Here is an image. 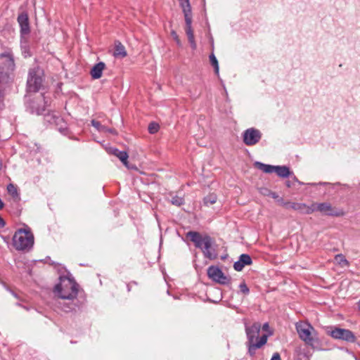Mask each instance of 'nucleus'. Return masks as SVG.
I'll return each instance as SVG.
<instances>
[{"mask_svg": "<svg viewBox=\"0 0 360 360\" xmlns=\"http://www.w3.org/2000/svg\"><path fill=\"white\" fill-rule=\"evenodd\" d=\"M210 63L214 68V72L217 75H219V64L218 60L214 54L210 56Z\"/></svg>", "mask_w": 360, "mask_h": 360, "instance_id": "27", "label": "nucleus"}, {"mask_svg": "<svg viewBox=\"0 0 360 360\" xmlns=\"http://www.w3.org/2000/svg\"><path fill=\"white\" fill-rule=\"evenodd\" d=\"M319 184H323V185H326V184H328V183H326V182H323V183H319Z\"/></svg>", "mask_w": 360, "mask_h": 360, "instance_id": "40", "label": "nucleus"}, {"mask_svg": "<svg viewBox=\"0 0 360 360\" xmlns=\"http://www.w3.org/2000/svg\"><path fill=\"white\" fill-rule=\"evenodd\" d=\"M179 4L182 8L183 13L191 11L189 0L182 1L179 2Z\"/></svg>", "mask_w": 360, "mask_h": 360, "instance_id": "28", "label": "nucleus"}, {"mask_svg": "<svg viewBox=\"0 0 360 360\" xmlns=\"http://www.w3.org/2000/svg\"><path fill=\"white\" fill-rule=\"evenodd\" d=\"M217 198L215 194H210L204 198V203L206 205H210L217 202Z\"/></svg>", "mask_w": 360, "mask_h": 360, "instance_id": "25", "label": "nucleus"}, {"mask_svg": "<svg viewBox=\"0 0 360 360\" xmlns=\"http://www.w3.org/2000/svg\"><path fill=\"white\" fill-rule=\"evenodd\" d=\"M300 338L307 345L314 347L318 341L317 333L314 328L307 322H298L295 325Z\"/></svg>", "mask_w": 360, "mask_h": 360, "instance_id": "5", "label": "nucleus"}, {"mask_svg": "<svg viewBox=\"0 0 360 360\" xmlns=\"http://www.w3.org/2000/svg\"><path fill=\"white\" fill-rule=\"evenodd\" d=\"M7 191L8 194L11 195L15 200H18L20 199L18 189L15 185L13 184H9L7 186Z\"/></svg>", "mask_w": 360, "mask_h": 360, "instance_id": "23", "label": "nucleus"}, {"mask_svg": "<svg viewBox=\"0 0 360 360\" xmlns=\"http://www.w3.org/2000/svg\"><path fill=\"white\" fill-rule=\"evenodd\" d=\"M53 292L55 296L64 301L62 307L63 311H70L75 309L78 285L73 278L60 276L59 283L54 287Z\"/></svg>", "mask_w": 360, "mask_h": 360, "instance_id": "1", "label": "nucleus"}, {"mask_svg": "<svg viewBox=\"0 0 360 360\" xmlns=\"http://www.w3.org/2000/svg\"><path fill=\"white\" fill-rule=\"evenodd\" d=\"M105 67V65L103 62L96 63L91 70V75L93 79H99L102 76V72Z\"/></svg>", "mask_w": 360, "mask_h": 360, "instance_id": "17", "label": "nucleus"}, {"mask_svg": "<svg viewBox=\"0 0 360 360\" xmlns=\"http://www.w3.org/2000/svg\"><path fill=\"white\" fill-rule=\"evenodd\" d=\"M109 153L117 157L120 161L126 166L128 167V154L125 151H120L115 148H109Z\"/></svg>", "mask_w": 360, "mask_h": 360, "instance_id": "16", "label": "nucleus"}, {"mask_svg": "<svg viewBox=\"0 0 360 360\" xmlns=\"http://www.w3.org/2000/svg\"><path fill=\"white\" fill-rule=\"evenodd\" d=\"M47 101L44 97L40 96L37 100L31 101L27 103V108L30 109L31 113L41 115L45 111Z\"/></svg>", "mask_w": 360, "mask_h": 360, "instance_id": "11", "label": "nucleus"}, {"mask_svg": "<svg viewBox=\"0 0 360 360\" xmlns=\"http://www.w3.org/2000/svg\"><path fill=\"white\" fill-rule=\"evenodd\" d=\"M255 166L257 169L263 171L264 173H266V174L273 173L274 171V168H275V166H274V165H266V164L262 163L260 162H255Z\"/></svg>", "mask_w": 360, "mask_h": 360, "instance_id": "21", "label": "nucleus"}, {"mask_svg": "<svg viewBox=\"0 0 360 360\" xmlns=\"http://www.w3.org/2000/svg\"><path fill=\"white\" fill-rule=\"evenodd\" d=\"M252 264V259L248 254H242L239 257V259L233 264V268L237 271L243 270L245 266L250 265Z\"/></svg>", "mask_w": 360, "mask_h": 360, "instance_id": "15", "label": "nucleus"}, {"mask_svg": "<svg viewBox=\"0 0 360 360\" xmlns=\"http://www.w3.org/2000/svg\"><path fill=\"white\" fill-rule=\"evenodd\" d=\"M176 42L177 43V44L181 45V41H180L179 38L176 39Z\"/></svg>", "mask_w": 360, "mask_h": 360, "instance_id": "39", "label": "nucleus"}, {"mask_svg": "<svg viewBox=\"0 0 360 360\" xmlns=\"http://www.w3.org/2000/svg\"><path fill=\"white\" fill-rule=\"evenodd\" d=\"M113 56L115 58H123L127 56L125 48L120 41H115V51Z\"/></svg>", "mask_w": 360, "mask_h": 360, "instance_id": "18", "label": "nucleus"}, {"mask_svg": "<svg viewBox=\"0 0 360 360\" xmlns=\"http://www.w3.org/2000/svg\"><path fill=\"white\" fill-rule=\"evenodd\" d=\"M187 237L194 243L197 248L202 250L205 257L210 259H214L217 257V253L213 248L214 240L207 234L202 235L196 231H189L187 233Z\"/></svg>", "mask_w": 360, "mask_h": 360, "instance_id": "3", "label": "nucleus"}, {"mask_svg": "<svg viewBox=\"0 0 360 360\" xmlns=\"http://www.w3.org/2000/svg\"><path fill=\"white\" fill-rule=\"evenodd\" d=\"M271 360H281L280 354L278 353H274L271 359Z\"/></svg>", "mask_w": 360, "mask_h": 360, "instance_id": "34", "label": "nucleus"}, {"mask_svg": "<svg viewBox=\"0 0 360 360\" xmlns=\"http://www.w3.org/2000/svg\"><path fill=\"white\" fill-rule=\"evenodd\" d=\"M338 264L341 266H348L349 265V262L345 259V256L342 254L337 255L335 257Z\"/></svg>", "mask_w": 360, "mask_h": 360, "instance_id": "24", "label": "nucleus"}, {"mask_svg": "<svg viewBox=\"0 0 360 360\" xmlns=\"http://www.w3.org/2000/svg\"><path fill=\"white\" fill-rule=\"evenodd\" d=\"M359 307L360 309V300H359Z\"/></svg>", "mask_w": 360, "mask_h": 360, "instance_id": "42", "label": "nucleus"}, {"mask_svg": "<svg viewBox=\"0 0 360 360\" xmlns=\"http://www.w3.org/2000/svg\"><path fill=\"white\" fill-rule=\"evenodd\" d=\"M13 294L14 297H18L16 294H15V293H13Z\"/></svg>", "mask_w": 360, "mask_h": 360, "instance_id": "41", "label": "nucleus"}, {"mask_svg": "<svg viewBox=\"0 0 360 360\" xmlns=\"http://www.w3.org/2000/svg\"><path fill=\"white\" fill-rule=\"evenodd\" d=\"M18 22L20 27L21 41H26V37L30 32L27 14L25 13L20 14L18 17Z\"/></svg>", "mask_w": 360, "mask_h": 360, "instance_id": "12", "label": "nucleus"}, {"mask_svg": "<svg viewBox=\"0 0 360 360\" xmlns=\"http://www.w3.org/2000/svg\"><path fill=\"white\" fill-rule=\"evenodd\" d=\"M106 132H109V133H111V134H116V131L114 129H110V128H108L107 129V131Z\"/></svg>", "mask_w": 360, "mask_h": 360, "instance_id": "37", "label": "nucleus"}, {"mask_svg": "<svg viewBox=\"0 0 360 360\" xmlns=\"http://www.w3.org/2000/svg\"><path fill=\"white\" fill-rule=\"evenodd\" d=\"M328 334L335 339L342 340L349 342H354L356 340L354 334L349 330L334 328Z\"/></svg>", "mask_w": 360, "mask_h": 360, "instance_id": "8", "label": "nucleus"}, {"mask_svg": "<svg viewBox=\"0 0 360 360\" xmlns=\"http://www.w3.org/2000/svg\"><path fill=\"white\" fill-rule=\"evenodd\" d=\"M12 72L4 70V68H0V84H7L12 79Z\"/></svg>", "mask_w": 360, "mask_h": 360, "instance_id": "19", "label": "nucleus"}, {"mask_svg": "<svg viewBox=\"0 0 360 360\" xmlns=\"http://www.w3.org/2000/svg\"><path fill=\"white\" fill-rule=\"evenodd\" d=\"M261 329V324L258 322L254 323L252 326H245V332L248 338L247 346L248 353L250 356L255 355L256 350L264 345L268 338L273 334L269 332L268 334H263L259 338Z\"/></svg>", "mask_w": 360, "mask_h": 360, "instance_id": "2", "label": "nucleus"}, {"mask_svg": "<svg viewBox=\"0 0 360 360\" xmlns=\"http://www.w3.org/2000/svg\"><path fill=\"white\" fill-rule=\"evenodd\" d=\"M274 172L282 178H286L290 174L289 168L286 166H275Z\"/></svg>", "mask_w": 360, "mask_h": 360, "instance_id": "20", "label": "nucleus"}, {"mask_svg": "<svg viewBox=\"0 0 360 360\" xmlns=\"http://www.w3.org/2000/svg\"><path fill=\"white\" fill-rule=\"evenodd\" d=\"M207 276L212 281L220 284H226L229 282V278L222 271L215 266H211L207 269Z\"/></svg>", "mask_w": 360, "mask_h": 360, "instance_id": "10", "label": "nucleus"}, {"mask_svg": "<svg viewBox=\"0 0 360 360\" xmlns=\"http://www.w3.org/2000/svg\"><path fill=\"white\" fill-rule=\"evenodd\" d=\"M1 58H3L4 65L1 68H4V70L8 72H13L15 70V63L13 56L9 52H6L1 54Z\"/></svg>", "mask_w": 360, "mask_h": 360, "instance_id": "14", "label": "nucleus"}, {"mask_svg": "<svg viewBox=\"0 0 360 360\" xmlns=\"http://www.w3.org/2000/svg\"><path fill=\"white\" fill-rule=\"evenodd\" d=\"M239 288H240V292L245 295L248 294L250 292L248 287L247 286V285L245 283H240L239 285Z\"/></svg>", "mask_w": 360, "mask_h": 360, "instance_id": "32", "label": "nucleus"}, {"mask_svg": "<svg viewBox=\"0 0 360 360\" xmlns=\"http://www.w3.org/2000/svg\"><path fill=\"white\" fill-rule=\"evenodd\" d=\"M4 219L0 217V228L4 227Z\"/></svg>", "mask_w": 360, "mask_h": 360, "instance_id": "38", "label": "nucleus"}, {"mask_svg": "<svg viewBox=\"0 0 360 360\" xmlns=\"http://www.w3.org/2000/svg\"><path fill=\"white\" fill-rule=\"evenodd\" d=\"M171 202L172 205L180 206L184 203V199L179 196H174L171 199Z\"/></svg>", "mask_w": 360, "mask_h": 360, "instance_id": "30", "label": "nucleus"}, {"mask_svg": "<svg viewBox=\"0 0 360 360\" xmlns=\"http://www.w3.org/2000/svg\"><path fill=\"white\" fill-rule=\"evenodd\" d=\"M34 243V236L30 229H20L13 237V244L16 250L30 249Z\"/></svg>", "mask_w": 360, "mask_h": 360, "instance_id": "4", "label": "nucleus"}, {"mask_svg": "<svg viewBox=\"0 0 360 360\" xmlns=\"http://www.w3.org/2000/svg\"><path fill=\"white\" fill-rule=\"evenodd\" d=\"M159 125L157 123L152 122L148 126V131L150 134H155L159 130Z\"/></svg>", "mask_w": 360, "mask_h": 360, "instance_id": "31", "label": "nucleus"}, {"mask_svg": "<svg viewBox=\"0 0 360 360\" xmlns=\"http://www.w3.org/2000/svg\"><path fill=\"white\" fill-rule=\"evenodd\" d=\"M279 202L287 209H292L294 210L299 211L302 214H307V211L310 209V205H307L304 203L299 202H283L282 199L278 200Z\"/></svg>", "mask_w": 360, "mask_h": 360, "instance_id": "13", "label": "nucleus"}, {"mask_svg": "<svg viewBox=\"0 0 360 360\" xmlns=\"http://www.w3.org/2000/svg\"><path fill=\"white\" fill-rule=\"evenodd\" d=\"M184 18H185V27H192V12H184Z\"/></svg>", "mask_w": 360, "mask_h": 360, "instance_id": "29", "label": "nucleus"}, {"mask_svg": "<svg viewBox=\"0 0 360 360\" xmlns=\"http://www.w3.org/2000/svg\"><path fill=\"white\" fill-rule=\"evenodd\" d=\"M262 330H263L264 331L266 332V334H268L269 332H271V333H272V331H271V330H270V328H269V323H264V324H263V326H262Z\"/></svg>", "mask_w": 360, "mask_h": 360, "instance_id": "33", "label": "nucleus"}, {"mask_svg": "<svg viewBox=\"0 0 360 360\" xmlns=\"http://www.w3.org/2000/svg\"><path fill=\"white\" fill-rule=\"evenodd\" d=\"M171 34H172V36L173 37V38H174V39L175 41H176V39H177L179 38V37H178V35H177V34H176V32L175 31H172L171 32Z\"/></svg>", "mask_w": 360, "mask_h": 360, "instance_id": "36", "label": "nucleus"}, {"mask_svg": "<svg viewBox=\"0 0 360 360\" xmlns=\"http://www.w3.org/2000/svg\"><path fill=\"white\" fill-rule=\"evenodd\" d=\"M185 32L188 37V41L190 43L191 48L193 49H195L197 47V45H196V43L195 41V37H194V34H193V30L192 29V27H185Z\"/></svg>", "mask_w": 360, "mask_h": 360, "instance_id": "22", "label": "nucleus"}, {"mask_svg": "<svg viewBox=\"0 0 360 360\" xmlns=\"http://www.w3.org/2000/svg\"><path fill=\"white\" fill-rule=\"evenodd\" d=\"M91 124L100 132H106L108 127L102 125L99 122L93 120Z\"/></svg>", "mask_w": 360, "mask_h": 360, "instance_id": "26", "label": "nucleus"}, {"mask_svg": "<svg viewBox=\"0 0 360 360\" xmlns=\"http://www.w3.org/2000/svg\"><path fill=\"white\" fill-rule=\"evenodd\" d=\"M43 70L39 67L31 68L29 70L27 81V90L29 92H37L42 86L44 81Z\"/></svg>", "mask_w": 360, "mask_h": 360, "instance_id": "6", "label": "nucleus"}, {"mask_svg": "<svg viewBox=\"0 0 360 360\" xmlns=\"http://www.w3.org/2000/svg\"><path fill=\"white\" fill-rule=\"evenodd\" d=\"M243 137L245 144L247 146H254L260 141L262 134L258 129L250 128L243 132Z\"/></svg>", "mask_w": 360, "mask_h": 360, "instance_id": "9", "label": "nucleus"}, {"mask_svg": "<svg viewBox=\"0 0 360 360\" xmlns=\"http://www.w3.org/2000/svg\"><path fill=\"white\" fill-rule=\"evenodd\" d=\"M316 211H319L323 214L329 216H340L342 214L335 210L328 202L312 203L310 205V209H309L307 212L309 214Z\"/></svg>", "mask_w": 360, "mask_h": 360, "instance_id": "7", "label": "nucleus"}, {"mask_svg": "<svg viewBox=\"0 0 360 360\" xmlns=\"http://www.w3.org/2000/svg\"><path fill=\"white\" fill-rule=\"evenodd\" d=\"M269 195L271 196L274 199H276L278 198V195L274 192L269 191Z\"/></svg>", "mask_w": 360, "mask_h": 360, "instance_id": "35", "label": "nucleus"}]
</instances>
